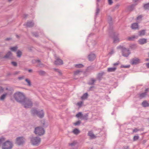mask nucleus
Instances as JSON below:
<instances>
[{
	"instance_id": "nucleus-12",
	"label": "nucleus",
	"mask_w": 149,
	"mask_h": 149,
	"mask_svg": "<svg viewBox=\"0 0 149 149\" xmlns=\"http://www.w3.org/2000/svg\"><path fill=\"white\" fill-rule=\"evenodd\" d=\"M95 58V55L94 54H90L88 56V60L91 61H93Z\"/></svg>"
},
{
	"instance_id": "nucleus-43",
	"label": "nucleus",
	"mask_w": 149,
	"mask_h": 149,
	"mask_svg": "<svg viewBox=\"0 0 149 149\" xmlns=\"http://www.w3.org/2000/svg\"><path fill=\"white\" fill-rule=\"evenodd\" d=\"M130 47L132 49H134L136 48V45H132L130 46Z\"/></svg>"
},
{
	"instance_id": "nucleus-7",
	"label": "nucleus",
	"mask_w": 149,
	"mask_h": 149,
	"mask_svg": "<svg viewBox=\"0 0 149 149\" xmlns=\"http://www.w3.org/2000/svg\"><path fill=\"white\" fill-rule=\"evenodd\" d=\"M12 146V143L7 141L3 143L2 148L3 149H11Z\"/></svg>"
},
{
	"instance_id": "nucleus-53",
	"label": "nucleus",
	"mask_w": 149,
	"mask_h": 149,
	"mask_svg": "<svg viewBox=\"0 0 149 149\" xmlns=\"http://www.w3.org/2000/svg\"><path fill=\"white\" fill-rule=\"evenodd\" d=\"M108 2L109 5H111L113 3L112 0H108Z\"/></svg>"
},
{
	"instance_id": "nucleus-21",
	"label": "nucleus",
	"mask_w": 149,
	"mask_h": 149,
	"mask_svg": "<svg viewBox=\"0 0 149 149\" xmlns=\"http://www.w3.org/2000/svg\"><path fill=\"white\" fill-rule=\"evenodd\" d=\"M88 135L91 138L93 139L96 138L95 136L91 131H90L88 132Z\"/></svg>"
},
{
	"instance_id": "nucleus-19",
	"label": "nucleus",
	"mask_w": 149,
	"mask_h": 149,
	"mask_svg": "<svg viewBox=\"0 0 149 149\" xmlns=\"http://www.w3.org/2000/svg\"><path fill=\"white\" fill-rule=\"evenodd\" d=\"M139 26L137 23H134L132 24L131 28L133 29H136L138 28Z\"/></svg>"
},
{
	"instance_id": "nucleus-9",
	"label": "nucleus",
	"mask_w": 149,
	"mask_h": 149,
	"mask_svg": "<svg viewBox=\"0 0 149 149\" xmlns=\"http://www.w3.org/2000/svg\"><path fill=\"white\" fill-rule=\"evenodd\" d=\"M122 52L123 56L125 57H128L130 53L129 50L125 48H123Z\"/></svg>"
},
{
	"instance_id": "nucleus-51",
	"label": "nucleus",
	"mask_w": 149,
	"mask_h": 149,
	"mask_svg": "<svg viewBox=\"0 0 149 149\" xmlns=\"http://www.w3.org/2000/svg\"><path fill=\"white\" fill-rule=\"evenodd\" d=\"M24 76H22L21 77H18V79L19 80H21L24 79Z\"/></svg>"
},
{
	"instance_id": "nucleus-62",
	"label": "nucleus",
	"mask_w": 149,
	"mask_h": 149,
	"mask_svg": "<svg viewBox=\"0 0 149 149\" xmlns=\"http://www.w3.org/2000/svg\"><path fill=\"white\" fill-rule=\"evenodd\" d=\"M146 65L148 68H149V63H146Z\"/></svg>"
},
{
	"instance_id": "nucleus-60",
	"label": "nucleus",
	"mask_w": 149,
	"mask_h": 149,
	"mask_svg": "<svg viewBox=\"0 0 149 149\" xmlns=\"http://www.w3.org/2000/svg\"><path fill=\"white\" fill-rule=\"evenodd\" d=\"M119 64V62L118 61L117 63H114L113 65L114 66H115V65H118Z\"/></svg>"
},
{
	"instance_id": "nucleus-11",
	"label": "nucleus",
	"mask_w": 149,
	"mask_h": 149,
	"mask_svg": "<svg viewBox=\"0 0 149 149\" xmlns=\"http://www.w3.org/2000/svg\"><path fill=\"white\" fill-rule=\"evenodd\" d=\"M34 24V23L33 21H28L26 23L24 24V25L26 27H33Z\"/></svg>"
},
{
	"instance_id": "nucleus-46",
	"label": "nucleus",
	"mask_w": 149,
	"mask_h": 149,
	"mask_svg": "<svg viewBox=\"0 0 149 149\" xmlns=\"http://www.w3.org/2000/svg\"><path fill=\"white\" fill-rule=\"evenodd\" d=\"M83 103V102L81 101L78 102L77 103V105L79 107H80L81 106Z\"/></svg>"
},
{
	"instance_id": "nucleus-38",
	"label": "nucleus",
	"mask_w": 149,
	"mask_h": 149,
	"mask_svg": "<svg viewBox=\"0 0 149 149\" xmlns=\"http://www.w3.org/2000/svg\"><path fill=\"white\" fill-rule=\"evenodd\" d=\"M32 34L33 36L36 37H38L39 36L38 33V32H32Z\"/></svg>"
},
{
	"instance_id": "nucleus-6",
	"label": "nucleus",
	"mask_w": 149,
	"mask_h": 149,
	"mask_svg": "<svg viewBox=\"0 0 149 149\" xmlns=\"http://www.w3.org/2000/svg\"><path fill=\"white\" fill-rule=\"evenodd\" d=\"M40 139L38 137H33L31 139V142L33 145H38L40 142Z\"/></svg>"
},
{
	"instance_id": "nucleus-42",
	"label": "nucleus",
	"mask_w": 149,
	"mask_h": 149,
	"mask_svg": "<svg viewBox=\"0 0 149 149\" xmlns=\"http://www.w3.org/2000/svg\"><path fill=\"white\" fill-rule=\"evenodd\" d=\"M44 65L43 63H41V62L39 63L37 65V66L41 68L44 67Z\"/></svg>"
},
{
	"instance_id": "nucleus-30",
	"label": "nucleus",
	"mask_w": 149,
	"mask_h": 149,
	"mask_svg": "<svg viewBox=\"0 0 149 149\" xmlns=\"http://www.w3.org/2000/svg\"><path fill=\"white\" fill-rule=\"evenodd\" d=\"M88 96L87 93H85L81 97V98L82 100H85L87 99Z\"/></svg>"
},
{
	"instance_id": "nucleus-41",
	"label": "nucleus",
	"mask_w": 149,
	"mask_h": 149,
	"mask_svg": "<svg viewBox=\"0 0 149 149\" xmlns=\"http://www.w3.org/2000/svg\"><path fill=\"white\" fill-rule=\"evenodd\" d=\"M75 67L77 68H81L84 66V65L81 64H78L76 65Z\"/></svg>"
},
{
	"instance_id": "nucleus-24",
	"label": "nucleus",
	"mask_w": 149,
	"mask_h": 149,
	"mask_svg": "<svg viewBox=\"0 0 149 149\" xmlns=\"http://www.w3.org/2000/svg\"><path fill=\"white\" fill-rule=\"evenodd\" d=\"M116 69V67L109 68L107 69V71L109 72H114Z\"/></svg>"
},
{
	"instance_id": "nucleus-64",
	"label": "nucleus",
	"mask_w": 149,
	"mask_h": 149,
	"mask_svg": "<svg viewBox=\"0 0 149 149\" xmlns=\"http://www.w3.org/2000/svg\"><path fill=\"white\" fill-rule=\"evenodd\" d=\"M28 16V15H26V14L24 15V18H25L27 17Z\"/></svg>"
},
{
	"instance_id": "nucleus-28",
	"label": "nucleus",
	"mask_w": 149,
	"mask_h": 149,
	"mask_svg": "<svg viewBox=\"0 0 149 149\" xmlns=\"http://www.w3.org/2000/svg\"><path fill=\"white\" fill-rule=\"evenodd\" d=\"M139 36H144L145 34V30H143L142 31H139Z\"/></svg>"
},
{
	"instance_id": "nucleus-47",
	"label": "nucleus",
	"mask_w": 149,
	"mask_h": 149,
	"mask_svg": "<svg viewBox=\"0 0 149 149\" xmlns=\"http://www.w3.org/2000/svg\"><path fill=\"white\" fill-rule=\"evenodd\" d=\"M130 66V65H121V68H129Z\"/></svg>"
},
{
	"instance_id": "nucleus-32",
	"label": "nucleus",
	"mask_w": 149,
	"mask_h": 149,
	"mask_svg": "<svg viewBox=\"0 0 149 149\" xmlns=\"http://www.w3.org/2000/svg\"><path fill=\"white\" fill-rule=\"evenodd\" d=\"M104 74V72L99 73L97 75V78L98 79L100 80Z\"/></svg>"
},
{
	"instance_id": "nucleus-17",
	"label": "nucleus",
	"mask_w": 149,
	"mask_h": 149,
	"mask_svg": "<svg viewBox=\"0 0 149 149\" xmlns=\"http://www.w3.org/2000/svg\"><path fill=\"white\" fill-rule=\"evenodd\" d=\"M37 72L38 73L39 75L42 76H45L47 74L46 72L45 71L41 70L37 71Z\"/></svg>"
},
{
	"instance_id": "nucleus-29",
	"label": "nucleus",
	"mask_w": 149,
	"mask_h": 149,
	"mask_svg": "<svg viewBox=\"0 0 149 149\" xmlns=\"http://www.w3.org/2000/svg\"><path fill=\"white\" fill-rule=\"evenodd\" d=\"M17 56L18 57L20 58L22 55V52L19 50H18L17 52Z\"/></svg>"
},
{
	"instance_id": "nucleus-1",
	"label": "nucleus",
	"mask_w": 149,
	"mask_h": 149,
	"mask_svg": "<svg viewBox=\"0 0 149 149\" xmlns=\"http://www.w3.org/2000/svg\"><path fill=\"white\" fill-rule=\"evenodd\" d=\"M14 97L18 102L21 103L26 98L24 94L22 92H18L14 94Z\"/></svg>"
},
{
	"instance_id": "nucleus-61",
	"label": "nucleus",
	"mask_w": 149,
	"mask_h": 149,
	"mask_svg": "<svg viewBox=\"0 0 149 149\" xmlns=\"http://www.w3.org/2000/svg\"><path fill=\"white\" fill-rule=\"evenodd\" d=\"M149 91V88H147L145 90V92H146V94H147V92L148 91Z\"/></svg>"
},
{
	"instance_id": "nucleus-22",
	"label": "nucleus",
	"mask_w": 149,
	"mask_h": 149,
	"mask_svg": "<svg viewBox=\"0 0 149 149\" xmlns=\"http://www.w3.org/2000/svg\"><path fill=\"white\" fill-rule=\"evenodd\" d=\"M142 104L143 106L145 107L149 106V104L146 100L143 101L142 102Z\"/></svg>"
},
{
	"instance_id": "nucleus-44",
	"label": "nucleus",
	"mask_w": 149,
	"mask_h": 149,
	"mask_svg": "<svg viewBox=\"0 0 149 149\" xmlns=\"http://www.w3.org/2000/svg\"><path fill=\"white\" fill-rule=\"evenodd\" d=\"M77 143L76 142L74 141L71 143H69V145L71 146H74L76 145Z\"/></svg>"
},
{
	"instance_id": "nucleus-10",
	"label": "nucleus",
	"mask_w": 149,
	"mask_h": 149,
	"mask_svg": "<svg viewBox=\"0 0 149 149\" xmlns=\"http://www.w3.org/2000/svg\"><path fill=\"white\" fill-rule=\"evenodd\" d=\"M24 141L23 138L22 137H19L17 138L16 139V142L17 144L18 145H20L23 144Z\"/></svg>"
},
{
	"instance_id": "nucleus-4",
	"label": "nucleus",
	"mask_w": 149,
	"mask_h": 149,
	"mask_svg": "<svg viewBox=\"0 0 149 149\" xmlns=\"http://www.w3.org/2000/svg\"><path fill=\"white\" fill-rule=\"evenodd\" d=\"M34 132L36 135L41 136L45 134V131L42 127L39 126L36 127L35 128Z\"/></svg>"
},
{
	"instance_id": "nucleus-58",
	"label": "nucleus",
	"mask_w": 149,
	"mask_h": 149,
	"mask_svg": "<svg viewBox=\"0 0 149 149\" xmlns=\"http://www.w3.org/2000/svg\"><path fill=\"white\" fill-rule=\"evenodd\" d=\"M11 39V38H7L5 39L6 41H9Z\"/></svg>"
},
{
	"instance_id": "nucleus-45",
	"label": "nucleus",
	"mask_w": 149,
	"mask_h": 149,
	"mask_svg": "<svg viewBox=\"0 0 149 149\" xmlns=\"http://www.w3.org/2000/svg\"><path fill=\"white\" fill-rule=\"evenodd\" d=\"M139 136H135L134 137L133 140L134 141L137 140L139 139Z\"/></svg>"
},
{
	"instance_id": "nucleus-5",
	"label": "nucleus",
	"mask_w": 149,
	"mask_h": 149,
	"mask_svg": "<svg viewBox=\"0 0 149 149\" xmlns=\"http://www.w3.org/2000/svg\"><path fill=\"white\" fill-rule=\"evenodd\" d=\"M75 116L78 118L80 117L81 119L87 120L88 119V113L83 115L81 112H79Z\"/></svg>"
},
{
	"instance_id": "nucleus-48",
	"label": "nucleus",
	"mask_w": 149,
	"mask_h": 149,
	"mask_svg": "<svg viewBox=\"0 0 149 149\" xmlns=\"http://www.w3.org/2000/svg\"><path fill=\"white\" fill-rule=\"evenodd\" d=\"M11 63L14 66H17V63L15 62H12Z\"/></svg>"
},
{
	"instance_id": "nucleus-35",
	"label": "nucleus",
	"mask_w": 149,
	"mask_h": 149,
	"mask_svg": "<svg viewBox=\"0 0 149 149\" xmlns=\"http://www.w3.org/2000/svg\"><path fill=\"white\" fill-rule=\"evenodd\" d=\"M25 81L27 83V86H31V82L29 79H25Z\"/></svg>"
},
{
	"instance_id": "nucleus-59",
	"label": "nucleus",
	"mask_w": 149,
	"mask_h": 149,
	"mask_svg": "<svg viewBox=\"0 0 149 149\" xmlns=\"http://www.w3.org/2000/svg\"><path fill=\"white\" fill-rule=\"evenodd\" d=\"M95 88V87L94 86H91L89 88V89L90 91H92V89L93 88Z\"/></svg>"
},
{
	"instance_id": "nucleus-49",
	"label": "nucleus",
	"mask_w": 149,
	"mask_h": 149,
	"mask_svg": "<svg viewBox=\"0 0 149 149\" xmlns=\"http://www.w3.org/2000/svg\"><path fill=\"white\" fill-rule=\"evenodd\" d=\"M100 12V9L98 8H97L96 10V15H97Z\"/></svg>"
},
{
	"instance_id": "nucleus-23",
	"label": "nucleus",
	"mask_w": 149,
	"mask_h": 149,
	"mask_svg": "<svg viewBox=\"0 0 149 149\" xmlns=\"http://www.w3.org/2000/svg\"><path fill=\"white\" fill-rule=\"evenodd\" d=\"M6 90L8 91V94L9 95H11L13 93V89L11 88H6Z\"/></svg>"
},
{
	"instance_id": "nucleus-26",
	"label": "nucleus",
	"mask_w": 149,
	"mask_h": 149,
	"mask_svg": "<svg viewBox=\"0 0 149 149\" xmlns=\"http://www.w3.org/2000/svg\"><path fill=\"white\" fill-rule=\"evenodd\" d=\"M147 95L146 92H144L139 94V97L141 99L145 97Z\"/></svg>"
},
{
	"instance_id": "nucleus-8",
	"label": "nucleus",
	"mask_w": 149,
	"mask_h": 149,
	"mask_svg": "<svg viewBox=\"0 0 149 149\" xmlns=\"http://www.w3.org/2000/svg\"><path fill=\"white\" fill-rule=\"evenodd\" d=\"M112 34L113 35L110 33L109 34L113 38V42L116 43L119 42V39L117 37L118 35V33L113 31Z\"/></svg>"
},
{
	"instance_id": "nucleus-40",
	"label": "nucleus",
	"mask_w": 149,
	"mask_h": 149,
	"mask_svg": "<svg viewBox=\"0 0 149 149\" xmlns=\"http://www.w3.org/2000/svg\"><path fill=\"white\" fill-rule=\"evenodd\" d=\"M81 123V121L79 120L77 121L76 123H74L73 124L75 126L79 125Z\"/></svg>"
},
{
	"instance_id": "nucleus-13",
	"label": "nucleus",
	"mask_w": 149,
	"mask_h": 149,
	"mask_svg": "<svg viewBox=\"0 0 149 149\" xmlns=\"http://www.w3.org/2000/svg\"><path fill=\"white\" fill-rule=\"evenodd\" d=\"M56 60L54 61V64L56 65H62L63 64V61L58 58H55Z\"/></svg>"
},
{
	"instance_id": "nucleus-14",
	"label": "nucleus",
	"mask_w": 149,
	"mask_h": 149,
	"mask_svg": "<svg viewBox=\"0 0 149 149\" xmlns=\"http://www.w3.org/2000/svg\"><path fill=\"white\" fill-rule=\"evenodd\" d=\"M107 19L110 26L109 29L110 30H112L113 28V27L112 26V18L110 16H109L108 17Z\"/></svg>"
},
{
	"instance_id": "nucleus-56",
	"label": "nucleus",
	"mask_w": 149,
	"mask_h": 149,
	"mask_svg": "<svg viewBox=\"0 0 149 149\" xmlns=\"http://www.w3.org/2000/svg\"><path fill=\"white\" fill-rule=\"evenodd\" d=\"M142 16H141V15H140L137 17V19H140L142 18Z\"/></svg>"
},
{
	"instance_id": "nucleus-20",
	"label": "nucleus",
	"mask_w": 149,
	"mask_h": 149,
	"mask_svg": "<svg viewBox=\"0 0 149 149\" xmlns=\"http://www.w3.org/2000/svg\"><path fill=\"white\" fill-rule=\"evenodd\" d=\"M96 81V80L93 78H91L89 81L88 84L89 85H94L95 82Z\"/></svg>"
},
{
	"instance_id": "nucleus-50",
	"label": "nucleus",
	"mask_w": 149,
	"mask_h": 149,
	"mask_svg": "<svg viewBox=\"0 0 149 149\" xmlns=\"http://www.w3.org/2000/svg\"><path fill=\"white\" fill-rule=\"evenodd\" d=\"M140 130V129H139L137 128H135L133 130V132H136L138 131H139Z\"/></svg>"
},
{
	"instance_id": "nucleus-3",
	"label": "nucleus",
	"mask_w": 149,
	"mask_h": 149,
	"mask_svg": "<svg viewBox=\"0 0 149 149\" xmlns=\"http://www.w3.org/2000/svg\"><path fill=\"white\" fill-rule=\"evenodd\" d=\"M21 104L24 105L25 108H31L33 105V103L31 100L27 98H25Z\"/></svg>"
},
{
	"instance_id": "nucleus-27",
	"label": "nucleus",
	"mask_w": 149,
	"mask_h": 149,
	"mask_svg": "<svg viewBox=\"0 0 149 149\" xmlns=\"http://www.w3.org/2000/svg\"><path fill=\"white\" fill-rule=\"evenodd\" d=\"M80 132L79 130L77 128H75L72 131V132L76 135H77L80 133Z\"/></svg>"
},
{
	"instance_id": "nucleus-15",
	"label": "nucleus",
	"mask_w": 149,
	"mask_h": 149,
	"mask_svg": "<svg viewBox=\"0 0 149 149\" xmlns=\"http://www.w3.org/2000/svg\"><path fill=\"white\" fill-rule=\"evenodd\" d=\"M139 59L138 58H133L131 61V64L132 65L138 64L139 63Z\"/></svg>"
},
{
	"instance_id": "nucleus-16",
	"label": "nucleus",
	"mask_w": 149,
	"mask_h": 149,
	"mask_svg": "<svg viewBox=\"0 0 149 149\" xmlns=\"http://www.w3.org/2000/svg\"><path fill=\"white\" fill-rule=\"evenodd\" d=\"M12 55V53L10 51H8L3 57L4 58H10Z\"/></svg>"
},
{
	"instance_id": "nucleus-33",
	"label": "nucleus",
	"mask_w": 149,
	"mask_h": 149,
	"mask_svg": "<svg viewBox=\"0 0 149 149\" xmlns=\"http://www.w3.org/2000/svg\"><path fill=\"white\" fill-rule=\"evenodd\" d=\"M136 36H132L131 37H129L127 38V40L129 41H132L136 38Z\"/></svg>"
},
{
	"instance_id": "nucleus-63",
	"label": "nucleus",
	"mask_w": 149,
	"mask_h": 149,
	"mask_svg": "<svg viewBox=\"0 0 149 149\" xmlns=\"http://www.w3.org/2000/svg\"><path fill=\"white\" fill-rule=\"evenodd\" d=\"M28 72L30 73L32 72L33 70L32 69H29L28 70Z\"/></svg>"
},
{
	"instance_id": "nucleus-57",
	"label": "nucleus",
	"mask_w": 149,
	"mask_h": 149,
	"mask_svg": "<svg viewBox=\"0 0 149 149\" xmlns=\"http://www.w3.org/2000/svg\"><path fill=\"white\" fill-rule=\"evenodd\" d=\"M123 149H128L129 148V146H124L123 147Z\"/></svg>"
},
{
	"instance_id": "nucleus-25",
	"label": "nucleus",
	"mask_w": 149,
	"mask_h": 149,
	"mask_svg": "<svg viewBox=\"0 0 149 149\" xmlns=\"http://www.w3.org/2000/svg\"><path fill=\"white\" fill-rule=\"evenodd\" d=\"M137 5L136 3H134L132 4L129 8V9L130 11H132L134 9V7Z\"/></svg>"
},
{
	"instance_id": "nucleus-31",
	"label": "nucleus",
	"mask_w": 149,
	"mask_h": 149,
	"mask_svg": "<svg viewBox=\"0 0 149 149\" xmlns=\"http://www.w3.org/2000/svg\"><path fill=\"white\" fill-rule=\"evenodd\" d=\"M143 7L145 10H149V3L144 4Z\"/></svg>"
},
{
	"instance_id": "nucleus-52",
	"label": "nucleus",
	"mask_w": 149,
	"mask_h": 149,
	"mask_svg": "<svg viewBox=\"0 0 149 149\" xmlns=\"http://www.w3.org/2000/svg\"><path fill=\"white\" fill-rule=\"evenodd\" d=\"M3 89L2 87L0 86V93H2L3 91Z\"/></svg>"
},
{
	"instance_id": "nucleus-54",
	"label": "nucleus",
	"mask_w": 149,
	"mask_h": 149,
	"mask_svg": "<svg viewBox=\"0 0 149 149\" xmlns=\"http://www.w3.org/2000/svg\"><path fill=\"white\" fill-rule=\"evenodd\" d=\"M19 73V71H16L14 72L13 74L15 75H16Z\"/></svg>"
},
{
	"instance_id": "nucleus-39",
	"label": "nucleus",
	"mask_w": 149,
	"mask_h": 149,
	"mask_svg": "<svg viewBox=\"0 0 149 149\" xmlns=\"http://www.w3.org/2000/svg\"><path fill=\"white\" fill-rule=\"evenodd\" d=\"M82 71L80 70H77L74 72V75H78L79 74L80 72H82Z\"/></svg>"
},
{
	"instance_id": "nucleus-37",
	"label": "nucleus",
	"mask_w": 149,
	"mask_h": 149,
	"mask_svg": "<svg viewBox=\"0 0 149 149\" xmlns=\"http://www.w3.org/2000/svg\"><path fill=\"white\" fill-rule=\"evenodd\" d=\"M5 139L3 137H2L0 138V145H3V143L5 142Z\"/></svg>"
},
{
	"instance_id": "nucleus-55",
	"label": "nucleus",
	"mask_w": 149,
	"mask_h": 149,
	"mask_svg": "<svg viewBox=\"0 0 149 149\" xmlns=\"http://www.w3.org/2000/svg\"><path fill=\"white\" fill-rule=\"evenodd\" d=\"M56 70H57L58 71V72L59 73V75H61L62 74V73L61 72V71L59 70L58 69H55Z\"/></svg>"
},
{
	"instance_id": "nucleus-36",
	"label": "nucleus",
	"mask_w": 149,
	"mask_h": 149,
	"mask_svg": "<svg viewBox=\"0 0 149 149\" xmlns=\"http://www.w3.org/2000/svg\"><path fill=\"white\" fill-rule=\"evenodd\" d=\"M7 93H6L5 94H3L0 98V100H3L5 98L6 95H7Z\"/></svg>"
},
{
	"instance_id": "nucleus-2",
	"label": "nucleus",
	"mask_w": 149,
	"mask_h": 149,
	"mask_svg": "<svg viewBox=\"0 0 149 149\" xmlns=\"http://www.w3.org/2000/svg\"><path fill=\"white\" fill-rule=\"evenodd\" d=\"M31 113L33 115H36L40 118H42L44 116V113L43 110L40 111H38L36 109H32L31 111Z\"/></svg>"
},
{
	"instance_id": "nucleus-18",
	"label": "nucleus",
	"mask_w": 149,
	"mask_h": 149,
	"mask_svg": "<svg viewBox=\"0 0 149 149\" xmlns=\"http://www.w3.org/2000/svg\"><path fill=\"white\" fill-rule=\"evenodd\" d=\"M138 42L140 44L143 45L147 43V39L145 38L140 39L138 40Z\"/></svg>"
},
{
	"instance_id": "nucleus-34",
	"label": "nucleus",
	"mask_w": 149,
	"mask_h": 149,
	"mask_svg": "<svg viewBox=\"0 0 149 149\" xmlns=\"http://www.w3.org/2000/svg\"><path fill=\"white\" fill-rule=\"evenodd\" d=\"M17 48L18 47L17 46H16L10 47V49L12 51L16 52L17 50Z\"/></svg>"
}]
</instances>
